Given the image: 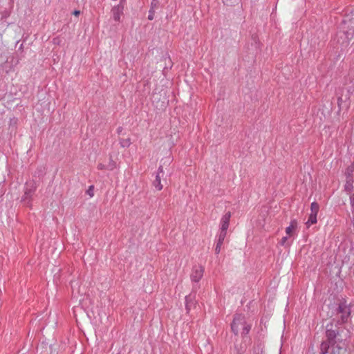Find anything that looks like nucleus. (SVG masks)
I'll return each instance as SVG.
<instances>
[{
	"instance_id": "nucleus-1",
	"label": "nucleus",
	"mask_w": 354,
	"mask_h": 354,
	"mask_svg": "<svg viewBox=\"0 0 354 354\" xmlns=\"http://www.w3.org/2000/svg\"><path fill=\"white\" fill-rule=\"evenodd\" d=\"M334 320L335 319H333V321L328 324L326 326V335L328 343H322L320 354H326L329 348V344L334 346L337 343L336 339L338 336H339V326L341 324H338L337 322L335 324H334Z\"/></svg>"
},
{
	"instance_id": "nucleus-2",
	"label": "nucleus",
	"mask_w": 354,
	"mask_h": 354,
	"mask_svg": "<svg viewBox=\"0 0 354 354\" xmlns=\"http://www.w3.org/2000/svg\"><path fill=\"white\" fill-rule=\"evenodd\" d=\"M252 325L248 324L245 317L241 314H236L234 317L233 322L231 324V330L233 333L237 335L239 331H241V336L244 337L251 330Z\"/></svg>"
},
{
	"instance_id": "nucleus-3",
	"label": "nucleus",
	"mask_w": 354,
	"mask_h": 354,
	"mask_svg": "<svg viewBox=\"0 0 354 354\" xmlns=\"http://www.w3.org/2000/svg\"><path fill=\"white\" fill-rule=\"evenodd\" d=\"M335 310L337 315H341L339 319L336 321L338 324L342 325L348 322L351 310L350 306L346 304L345 300L340 301Z\"/></svg>"
},
{
	"instance_id": "nucleus-4",
	"label": "nucleus",
	"mask_w": 354,
	"mask_h": 354,
	"mask_svg": "<svg viewBox=\"0 0 354 354\" xmlns=\"http://www.w3.org/2000/svg\"><path fill=\"white\" fill-rule=\"evenodd\" d=\"M348 30V37H354V9L350 13L346 14L341 23V28Z\"/></svg>"
},
{
	"instance_id": "nucleus-5",
	"label": "nucleus",
	"mask_w": 354,
	"mask_h": 354,
	"mask_svg": "<svg viewBox=\"0 0 354 354\" xmlns=\"http://www.w3.org/2000/svg\"><path fill=\"white\" fill-rule=\"evenodd\" d=\"M353 171L354 164H352L351 165L348 167L345 171L346 183L344 185V190L345 192H347L348 194H351V193H352L353 191Z\"/></svg>"
},
{
	"instance_id": "nucleus-6",
	"label": "nucleus",
	"mask_w": 354,
	"mask_h": 354,
	"mask_svg": "<svg viewBox=\"0 0 354 354\" xmlns=\"http://www.w3.org/2000/svg\"><path fill=\"white\" fill-rule=\"evenodd\" d=\"M348 30L344 28L341 30L337 33L335 39L337 43L340 44L342 46L348 45L349 41L353 38L348 37Z\"/></svg>"
},
{
	"instance_id": "nucleus-7",
	"label": "nucleus",
	"mask_w": 354,
	"mask_h": 354,
	"mask_svg": "<svg viewBox=\"0 0 354 354\" xmlns=\"http://www.w3.org/2000/svg\"><path fill=\"white\" fill-rule=\"evenodd\" d=\"M36 189L37 185L35 180H32L30 183H26L24 195L22 198V200L24 201H28V202L29 203Z\"/></svg>"
},
{
	"instance_id": "nucleus-8",
	"label": "nucleus",
	"mask_w": 354,
	"mask_h": 354,
	"mask_svg": "<svg viewBox=\"0 0 354 354\" xmlns=\"http://www.w3.org/2000/svg\"><path fill=\"white\" fill-rule=\"evenodd\" d=\"M125 2V0H121L117 6H115L111 9L112 16L115 21H120V17L123 15Z\"/></svg>"
},
{
	"instance_id": "nucleus-9",
	"label": "nucleus",
	"mask_w": 354,
	"mask_h": 354,
	"mask_svg": "<svg viewBox=\"0 0 354 354\" xmlns=\"http://www.w3.org/2000/svg\"><path fill=\"white\" fill-rule=\"evenodd\" d=\"M319 206L317 203L313 202L310 205V214L306 222L307 225H310L317 223V215L319 212Z\"/></svg>"
},
{
	"instance_id": "nucleus-10",
	"label": "nucleus",
	"mask_w": 354,
	"mask_h": 354,
	"mask_svg": "<svg viewBox=\"0 0 354 354\" xmlns=\"http://www.w3.org/2000/svg\"><path fill=\"white\" fill-rule=\"evenodd\" d=\"M198 288V286L197 284L194 285L192 292L191 294H189L188 296H186V297H185V302H186L185 308H186L187 313H189V310L192 309V308L195 306V305H196L195 293H194V292H196Z\"/></svg>"
},
{
	"instance_id": "nucleus-11",
	"label": "nucleus",
	"mask_w": 354,
	"mask_h": 354,
	"mask_svg": "<svg viewBox=\"0 0 354 354\" xmlns=\"http://www.w3.org/2000/svg\"><path fill=\"white\" fill-rule=\"evenodd\" d=\"M204 269L202 266H194L190 275L192 282L198 283L203 275Z\"/></svg>"
},
{
	"instance_id": "nucleus-12",
	"label": "nucleus",
	"mask_w": 354,
	"mask_h": 354,
	"mask_svg": "<svg viewBox=\"0 0 354 354\" xmlns=\"http://www.w3.org/2000/svg\"><path fill=\"white\" fill-rule=\"evenodd\" d=\"M231 217L230 212H226L221 220V230L220 232H226L229 226L230 219Z\"/></svg>"
},
{
	"instance_id": "nucleus-13",
	"label": "nucleus",
	"mask_w": 354,
	"mask_h": 354,
	"mask_svg": "<svg viewBox=\"0 0 354 354\" xmlns=\"http://www.w3.org/2000/svg\"><path fill=\"white\" fill-rule=\"evenodd\" d=\"M159 7V1L158 0H152L151 2V8L149 10L148 19L151 21L154 18L155 10Z\"/></svg>"
},
{
	"instance_id": "nucleus-14",
	"label": "nucleus",
	"mask_w": 354,
	"mask_h": 354,
	"mask_svg": "<svg viewBox=\"0 0 354 354\" xmlns=\"http://www.w3.org/2000/svg\"><path fill=\"white\" fill-rule=\"evenodd\" d=\"M226 234H227L226 232H219L218 241H217L216 248H215V253L217 254H219V252L221 251V248L223 243V241L226 236Z\"/></svg>"
},
{
	"instance_id": "nucleus-15",
	"label": "nucleus",
	"mask_w": 354,
	"mask_h": 354,
	"mask_svg": "<svg viewBox=\"0 0 354 354\" xmlns=\"http://www.w3.org/2000/svg\"><path fill=\"white\" fill-rule=\"evenodd\" d=\"M46 174V168L44 166H39L34 173V177L41 179Z\"/></svg>"
},
{
	"instance_id": "nucleus-16",
	"label": "nucleus",
	"mask_w": 354,
	"mask_h": 354,
	"mask_svg": "<svg viewBox=\"0 0 354 354\" xmlns=\"http://www.w3.org/2000/svg\"><path fill=\"white\" fill-rule=\"evenodd\" d=\"M164 176H161V175L156 174V178L153 182V185L158 189L161 190L162 189V185L161 184V178Z\"/></svg>"
},
{
	"instance_id": "nucleus-17",
	"label": "nucleus",
	"mask_w": 354,
	"mask_h": 354,
	"mask_svg": "<svg viewBox=\"0 0 354 354\" xmlns=\"http://www.w3.org/2000/svg\"><path fill=\"white\" fill-rule=\"evenodd\" d=\"M297 226V221L296 220L291 221L290 225L288 227H287L286 229V234H288L289 236H291L292 232H293V230H295Z\"/></svg>"
},
{
	"instance_id": "nucleus-18",
	"label": "nucleus",
	"mask_w": 354,
	"mask_h": 354,
	"mask_svg": "<svg viewBox=\"0 0 354 354\" xmlns=\"http://www.w3.org/2000/svg\"><path fill=\"white\" fill-rule=\"evenodd\" d=\"M120 143L121 145V146L122 147H128L130 146L131 145V140H130V138H127V139H120Z\"/></svg>"
},
{
	"instance_id": "nucleus-19",
	"label": "nucleus",
	"mask_w": 354,
	"mask_h": 354,
	"mask_svg": "<svg viewBox=\"0 0 354 354\" xmlns=\"http://www.w3.org/2000/svg\"><path fill=\"white\" fill-rule=\"evenodd\" d=\"M115 166H116L115 162H114L113 160L111 159L109 163L106 166V169L112 171L115 168Z\"/></svg>"
},
{
	"instance_id": "nucleus-20",
	"label": "nucleus",
	"mask_w": 354,
	"mask_h": 354,
	"mask_svg": "<svg viewBox=\"0 0 354 354\" xmlns=\"http://www.w3.org/2000/svg\"><path fill=\"white\" fill-rule=\"evenodd\" d=\"M350 196V203L351 207L353 209V212H354V194L351 193V194H348Z\"/></svg>"
},
{
	"instance_id": "nucleus-21",
	"label": "nucleus",
	"mask_w": 354,
	"mask_h": 354,
	"mask_svg": "<svg viewBox=\"0 0 354 354\" xmlns=\"http://www.w3.org/2000/svg\"><path fill=\"white\" fill-rule=\"evenodd\" d=\"M156 174H159V175H161V176H164L165 172L163 170V167L162 165L159 166Z\"/></svg>"
},
{
	"instance_id": "nucleus-22",
	"label": "nucleus",
	"mask_w": 354,
	"mask_h": 354,
	"mask_svg": "<svg viewBox=\"0 0 354 354\" xmlns=\"http://www.w3.org/2000/svg\"><path fill=\"white\" fill-rule=\"evenodd\" d=\"M86 193L90 196H93V185H91L89 187V188L88 189V190L86 191Z\"/></svg>"
},
{
	"instance_id": "nucleus-23",
	"label": "nucleus",
	"mask_w": 354,
	"mask_h": 354,
	"mask_svg": "<svg viewBox=\"0 0 354 354\" xmlns=\"http://www.w3.org/2000/svg\"><path fill=\"white\" fill-rule=\"evenodd\" d=\"M97 169H98L99 170H103V169H106V166H105L104 165H103V164H102V163H99V164L97 165Z\"/></svg>"
},
{
	"instance_id": "nucleus-24",
	"label": "nucleus",
	"mask_w": 354,
	"mask_h": 354,
	"mask_svg": "<svg viewBox=\"0 0 354 354\" xmlns=\"http://www.w3.org/2000/svg\"><path fill=\"white\" fill-rule=\"evenodd\" d=\"M287 239L288 238L286 236L283 237L280 241L281 245H284L286 244Z\"/></svg>"
},
{
	"instance_id": "nucleus-25",
	"label": "nucleus",
	"mask_w": 354,
	"mask_h": 354,
	"mask_svg": "<svg viewBox=\"0 0 354 354\" xmlns=\"http://www.w3.org/2000/svg\"><path fill=\"white\" fill-rule=\"evenodd\" d=\"M73 14L75 16H79L80 15V11L77 10H75L73 11Z\"/></svg>"
},
{
	"instance_id": "nucleus-26",
	"label": "nucleus",
	"mask_w": 354,
	"mask_h": 354,
	"mask_svg": "<svg viewBox=\"0 0 354 354\" xmlns=\"http://www.w3.org/2000/svg\"><path fill=\"white\" fill-rule=\"evenodd\" d=\"M122 131V127H119L117 129V131L118 133H120Z\"/></svg>"
},
{
	"instance_id": "nucleus-27",
	"label": "nucleus",
	"mask_w": 354,
	"mask_h": 354,
	"mask_svg": "<svg viewBox=\"0 0 354 354\" xmlns=\"http://www.w3.org/2000/svg\"><path fill=\"white\" fill-rule=\"evenodd\" d=\"M243 353H244V351H242V350L237 351V354H243Z\"/></svg>"
},
{
	"instance_id": "nucleus-28",
	"label": "nucleus",
	"mask_w": 354,
	"mask_h": 354,
	"mask_svg": "<svg viewBox=\"0 0 354 354\" xmlns=\"http://www.w3.org/2000/svg\"><path fill=\"white\" fill-rule=\"evenodd\" d=\"M329 354H335L334 351L331 352Z\"/></svg>"
}]
</instances>
